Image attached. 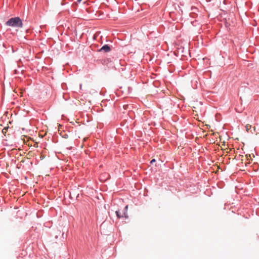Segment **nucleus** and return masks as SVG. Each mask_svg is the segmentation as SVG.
Returning <instances> with one entry per match:
<instances>
[{
    "instance_id": "nucleus-1",
    "label": "nucleus",
    "mask_w": 259,
    "mask_h": 259,
    "mask_svg": "<svg viewBox=\"0 0 259 259\" xmlns=\"http://www.w3.org/2000/svg\"><path fill=\"white\" fill-rule=\"evenodd\" d=\"M174 54L177 57H180L181 59H187L192 57L190 50H175Z\"/></svg>"
},
{
    "instance_id": "nucleus-2",
    "label": "nucleus",
    "mask_w": 259,
    "mask_h": 259,
    "mask_svg": "<svg viewBox=\"0 0 259 259\" xmlns=\"http://www.w3.org/2000/svg\"><path fill=\"white\" fill-rule=\"evenodd\" d=\"M6 24L7 26L22 28L23 27V23L22 20L19 17H15L10 19Z\"/></svg>"
},
{
    "instance_id": "nucleus-3",
    "label": "nucleus",
    "mask_w": 259,
    "mask_h": 259,
    "mask_svg": "<svg viewBox=\"0 0 259 259\" xmlns=\"http://www.w3.org/2000/svg\"><path fill=\"white\" fill-rule=\"evenodd\" d=\"M245 128H246V131L247 132H248L249 130H250L251 128V125L249 124H247L245 126Z\"/></svg>"
},
{
    "instance_id": "nucleus-4",
    "label": "nucleus",
    "mask_w": 259,
    "mask_h": 259,
    "mask_svg": "<svg viewBox=\"0 0 259 259\" xmlns=\"http://www.w3.org/2000/svg\"><path fill=\"white\" fill-rule=\"evenodd\" d=\"M116 212V215H117V217H118V218H119H119H121L123 217V215L119 213V211H116V212Z\"/></svg>"
},
{
    "instance_id": "nucleus-5",
    "label": "nucleus",
    "mask_w": 259,
    "mask_h": 259,
    "mask_svg": "<svg viewBox=\"0 0 259 259\" xmlns=\"http://www.w3.org/2000/svg\"><path fill=\"white\" fill-rule=\"evenodd\" d=\"M8 129V127H5L3 128L2 132L4 135H6V134L7 132Z\"/></svg>"
},
{
    "instance_id": "nucleus-6",
    "label": "nucleus",
    "mask_w": 259,
    "mask_h": 259,
    "mask_svg": "<svg viewBox=\"0 0 259 259\" xmlns=\"http://www.w3.org/2000/svg\"><path fill=\"white\" fill-rule=\"evenodd\" d=\"M101 49H110V48L108 45H105Z\"/></svg>"
},
{
    "instance_id": "nucleus-7",
    "label": "nucleus",
    "mask_w": 259,
    "mask_h": 259,
    "mask_svg": "<svg viewBox=\"0 0 259 259\" xmlns=\"http://www.w3.org/2000/svg\"><path fill=\"white\" fill-rule=\"evenodd\" d=\"M155 161V160L154 159H152L151 161V163H153V162H154Z\"/></svg>"
},
{
    "instance_id": "nucleus-8",
    "label": "nucleus",
    "mask_w": 259,
    "mask_h": 259,
    "mask_svg": "<svg viewBox=\"0 0 259 259\" xmlns=\"http://www.w3.org/2000/svg\"><path fill=\"white\" fill-rule=\"evenodd\" d=\"M67 137H68V136L66 134H65L64 135V138H67Z\"/></svg>"
},
{
    "instance_id": "nucleus-9",
    "label": "nucleus",
    "mask_w": 259,
    "mask_h": 259,
    "mask_svg": "<svg viewBox=\"0 0 259 259\" xmlns=\"http://www.w3.org/2000/svg\"><path fill=\"white\" fill-rule=\"evenodd\" d=\"M106 52H108L110 50L109 49H108V50H104Z\"/></svg>"
},
{
    "instance_id": "nucleus-10",
    "label": "nucleus",
    "mask_w": 259,
    "mask_h": 259,
    "mask_svg": "<svg viewBox=\"0 0 259 259\" xmlns=\"http://www.w3.org/2000/svg\"><path fill=\"white\" fill-rule=\"evenodd\" d=\"M82 0H77V2L80 3Z\"/></svg>"
},
{
    "instance_id": "nucleus-11",
    "label": "nucleus",
    "mask_w": 259,
    "mask_h": 259,
    "mask_svg": "<svg viewBox=\"0 0 259 259\" xmlns=\"http://www.w3.org/2000/svg\"><path fill=\"white\" fill-rule=\"evenodd\" d=\"M253 131H255V126L253 127Z\"/></svg>"
}]
</instances>
